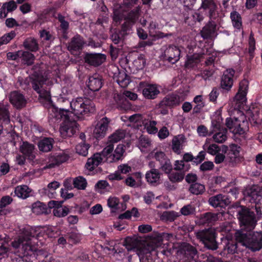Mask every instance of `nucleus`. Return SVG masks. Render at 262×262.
I'll return each mask as SVG.
<instances>
[{"instance_id": "nucleus-1", "label": "nucleus", "mask_w": 262, "mask_h": 262, "mask_svg": "<svg viewBox=\"0 0 262 262\" xmlns=\"http://www.w3.org/2000/svg\"><path fill=\"white\" fill-rule=\"evenodd\" d=\"M43 231L49 237H55L56 233L52 228L46 229L30 228L25 229L23 234L14 241L11 245L15 249H19L24 254L16 259L17 262H51V256L42 250H36L37 238L40 231Z\"/></svg>"}, {"instance_id": "nucleus-2", "label": "nucleus", "mask_w": 262, "mask_h": 262, "mask_svg": "<svg viewBox=\"0 0 262 262\" xmlns=\"http://www.w3.org/2000/svg\"><path fill=\"white\" fill-rule=\"evenodd\" d=\"M139 0H123L122 5L116 4L114 6L113 20L117 23L124 19L125 22L122 26L123 31L129 30L138 17L139 9H135L129 12V9Z\"/></svg>"}, {"instance_id": "nucleus-3", "label": "nucleus", "mask_w": 262, "mask_h": 262, "mask_svg": "<svg viewBox=\"0 0 262 262\" xmlns=\"http://www.w3.org/2000/svg\"><path fill=\"white\" fill-rule=\"evenodd\" d=\"M50 115L55 118L57 120L63 119V122L60 128V132L63 138L71 137L77 130L78 126L75 120L70 119L69 115L71 114L68 110L51 106L49 109Z\"/></svg>"}, {"instance_id": "nucleus-4", "label": "nucleus", "mask_w": 262, "mask_h": 262, "mask_svg": "<svg viewBox=\"0 0 262 262\" xmlns=\"http://www.w3.org/2000/svg\"><path fill=\"white\" fill-rule=\"evenodd\" d=\"M236 241L253 251H258L262 247V234L254 232L252 234L238 230L235 233Z\"/></svg>"}, {"instance_id": "nucleus-5", "label": "nucleus", "mask_w": 262, "mask_h": 262, "mask_svg": "<svg viewBox=\"0 0 262 262\" xmlns=\"http://www.w3.org/2000/svg\"><path fill=\"white\" fill-rule=\"evenodd\" d=\"M70 104L72 113L78 118L88 113L93 112L95 110L93 103L85 98H77L73 100Z\"/></svg>"}, {"instance_id": "nucleus-6", "label": "nucleus", "mask_w": 262, "mask_h": 262, "mask_svg": "<svg viewBox=\"0 0 262 262\" xmlns=\"http://www.w3.org/2000/svg\"><path fill=\"white\" fill-rule=\"evenodd\" d=\"M196 236L208 249L216 250L217 245L215 239V231L213 228H209L195 232Z\"/></svg>"}, {"instance_id": "nucleus-7", "label": "nucleus", "mask_w": 262, "mask_h": 262, "mask_svg": "<svg viewBox=\"0 0 262 262\" xmlns=\"http://www.w3.org/2000/svg\"><path fill=\"white\" fill-rule=\"evenodd\" d=\"M248 85L249 82L247 80L244 79L239 82L237 92L231 102L233 110H239L246 102Z\"/></svg>"}, {"instance_id": "nucleus-8", "label": "nucleus", "mask_w": 262, "mask_h": 262, "mask_svg": "<svg viewBox=\"0 0 262 262\" xmlns=\"http://www.w3.org/2000/svg\"><path fill=\"white\" fill-rule=\"evenodd\" d=\"M238 219L241 227L247 230L253 229L257 221L253 212L247 208H242L238 213Z\"/></svg>"}, {"instance_id": "nucleus-9", "label": "nucleus", "mask_w": 262, "mask_h": 262, "mask_svg": "<svg viewBox=\"0 0 262 262\" xmlns=\"http://www.w3.org/2000/svg\"><path fill=\"white\" fill-rule=\"evenodd\" d=\"M247 121L244 119L243 116L239 118H227L226 119L225 124L231 132L234 134H243L247 129Z\"/></svg>"}, {"instance_id": "nucleus-10", "label": "nucleus", "mask_w": 262, "mask_h": 262, "mask_svg": "<svg viewBox=\"0 0 262 262\" xmlns=\"http://www.w3.org/2000/svg\"><path fill=\"white\" fill-rule=\"evenodd\" d=\"M221 118L219 117L217 120H213L211 122V129L209 136H212L213 140L216 143L224 142L227 138V130L226 128L221 127Z\"/></svg>"}, {"instance_id": "nucleus-11", "label": "nucleus", "mask_w": 262, "mask_h": 262, "mask_svg": "<svg viewBox=\"0 0 262 262\" xmlns=\"http://www.w3.org/2000/svg\"><path fill=\"white\" fill-rule=\"evenodd\" d=\"M69 154L67 150H59L52 155L48 158V161L44 169H51L58 166L67 162L69 159Z\"/></svg>"}, {"instance_id": "nucleus-12", "label": "nucleus", "mask_w": 262, "mask_h": 262, "mask_svg": "<svg viewBox=\"0 0 262 262\" xmlns=\"http://www.w3.org/2000/svg\"><path fill=\"white\" fill-rule=\"evenodd\" d=\"M46 79L39 76L35 77L32 81L33 89L39 95V97L47 100L50 99V93L48 89L44 86Z\"/></svg>"}, {"instance_id": "nucleus-13", "label": "nucleus", "mask_w": 262, "mask_h": 262, "mask_svg": "<svg viewBox=\"0 0 262 262\" xmlns=\"http://www.w3.org/2000/svg\"><path fill=\"white\" fill-rule=\"evenodd\" d=\"M161 56L164 60H167L169 62L174 63L180 59V50L174 46H169L162 49Z\"/></svg>"}, {"instance_id": "nucleus-14", "label": "nucleus", "mask_w": 262, "mask_h": 262, "mask_svg": "<svg viewBox=\"0 0 262 262\" xmlns=\"http://www.w3.org/2000/svg\"><path fill=\"white\" fill-rule=\"evenodd\" d=\"M111 70L113 79L122 88L126 87L130 82L129 77L124 70H119L118 67L112 66Z\"/></svg>"}, {"instance_id": "nucleus-15", "label": "nucleus", "mask_w": 262, "mask_h": 262, "mask_svg": "<svg viewBox=\"0 0 262 262\" xmlns=\"http://www.w3.org/2000/svg\"><path fill=\"white\" fill-rule=\"evenodd\" d=\"M240 147L235 144L229 145V150L227 154L226 162L230 166H236L239 162Z\"/></svg>"}, {"instance_id": "nucleus-16", "label": "nucleus", "mask_w": 262, "mask_h": 262, "mask_svg": "<svg viewBox=\"0 0 262 262\" xmlns=\"http://www.w3.org/2000/svg\"><path fill=\"white\" fill-rule=\"evenodd\" d=\"M197 251L193 246L187 243H183L177 250V255L180 259H193Z\"/></svg>"}, {"instance_id": "nucleus-17", "label": "nucleus", "mask_w": 262, "mask_h": 262, "mask_svg": "<svg viewBox=\"0 0 262 262\" xmlns=\"http://www.w3.org/2000/svg\"><path fill=\"white\" fill-rule=\"evenodd\" d=\"M110 120L106 117L102 118L97 124L94 130L96 138H101L106 135L109 127Z\"/></svg>"}, {"instance_id": "nucleus-18", "label": "nucleus", "mask_w": 262, "mask_h": 262, "mask_svg": "<svg viewBox=\"0 0 262 262\" xmlns=\"http://www.w3.org/2000/svg\"><path fill=\"white\" fill-rule=\"evenodd\" d=\"M62 202H58L56 201H51L48 203V207L50 208H53V214L55 216L61 217L66 216L69 212V209L66 206H62Z\"/></svg>"}, {"instance_id": "nucleus-19", "label": "nucleus", "mask_w": 262, "mask_h": 262, "mask_svg": "<svg viewBox=\"0 0 262 262\" xmlns=\"http://www.w3.org/2000/svg\"><path fill=\"white\" fill-rule=\"evenodd\" d=\"M9 100L11 104L16 108H21L25 106L27 99L23 94L18 91H13L9 95Z\"/></svg>"}, {"instance_id": "nucleus-20", "label": "nucleus", "mask_w": 262, "mask_h": 262, "mask_svg": "<svg viewBox=\"0 0 262 262\" xmlns=\"http://www.w3.org/2000/svg\"><path fill=\"white\" fill-rule=\"evenodd\" d=\"M166 235L165 233H154L150 236V241L143 248L146 249H150V251L154 250L155 249L160 247L162 245L163 236Z\"/></svg>"}, {"instance_id": "nucleus-21", "label": "nucleus", "mask_w": 262, "mask_h": 262, "mask_svg": "<svg viewBox=\"0 0 262 262\" xmlns=\"http://www.w3.org/2000/svg\"><path fill=\"white\" fill-rule=\"evenodd\" d=\"M234 75V71L233 69H227L223 74L221 82V86L222 89L229 91L233 85V77Z\"/></svg>"}, {"instance_id": "nucleus-22", "label": "nucleus", "mask_w": 262, "mask_h": 262, "mask_svg": "<svg viewBox=\"0 0 262 262\" xmlns=\"http://www.w3.org/2000/svg\"><path fill=\"white\" fill-rule=\"evenodd\" d=\"M200 9L207 10L211 19H215L217 17V6L213 0H203Z\"/></svg>"}, {"instance_id": "nucleus-23", "label": "nucleus", "mask_w": 262, "mask_h": 262, "mask_svg": "<svg viewBox=\"0 0 262 262\" xmlns=\"http://www.w3.org/2000/svg\"><path fill=\"white\" fill-rule=\"evenodd\" d=\"M183 101V99L177 94H172L167 95L160 102L159 104L160 107L164 106H172L179 105Z\"/></svg>"}, {"instance_id": "nucleus-24", "label": "nucleus", "mask_w": 262, "mask_h": 262, "mask_svg": "<svg viewBox=\"0 0 262 262\" xmlns=\"http://www.w3.org/2000/svg\"><path fill=\"white\" fill-rule=\"evenodd\" d=\"M208 201L209 204L214 207H224L230 203L227 196L221 194L210 198Z\"/></svg>"}, {"instance_id": "nucleus-25", "label": "nucleus", "mask_w": 262, "mask_h": 262, "mask_svg": "<svg viewBox=\"0 0 262 262\" xmlns=\"http://www.w3.org/2000/svg\"><path fill=\"white\" fill-rule=\"evenodd\" d=\"M85 61L90 65L98 66L102 64L106 59L105 56L102 54H87Z\"/></svg>"}, {"instance_id": "nucleus-26", "label": "nucleus", "mask_w": 262, "mask_h": 262, "mask_svg": "<svg viewBox=\"0 0 262 262\" xmlns=\"http://www.w3.org/2000/svg\"><path fill=\"white\" fill-rule=\"evenodd\" d=\"M161 173L158 169L151 168L147 171L145 174V179L150 185H157L160 183Z\"/></svg>"}, {"instance_id": "nucleus-27", "label": "nucleus", "mask_w": 262, "mask_h": 262, "mask_svg": "<svg viewBox=\"0 0 262 262\" xmlns=\"http://www.w3.org/2000/svg\"><path fill=\"white\" fill-rule=\"evenodd\" d=\"M159 93V89L155 84H146L142 90L143 96L147 99H155Z\"/></svg>"}, {"instance_id": "nucleus-28", "label": "nucleus", "mask_w": 262, "mask_h": 262, "mask_svg": "<svg viewBox=\"0 0 262 262\" xmlns=\"http://www.w3.org/2000/svg\"><path fill=\"white\" fill-rule=\"evenodd\" d=\"M84 45V41L82 38L79 35L74 36L68 45V50L72 53L82 49Z\"/></svg>"}, {"instance_id": "nucleus-29", "label": "nucleus", "mask_w": 262, "mask_h": 262, "mask_svg": "<svg viewBox=\"0 0 262 262\" xmlns=\"http://www.w3.org/2000/svg\"><path fill=\"white\" fill-rule=\"evenodd\" d=\"M102 155L99 153H96L88 159L85 167L88 170L92 171L102 162Z\"/></svg>"}, {"instance_id": "nucleus-30", "label": "nucleus", "mask_w": 262, "mask_h": 262, "mask_svg": "<svg viewBox=\"0 0 262 262\" xmlns=\"http://www.w3.org/2000/svg\"><path fill=\"white\" fill-rule=\"evenodd\" d=\"M101 77L98 74H95L89 77L88 86L93 91H98L102 86Z\"/></svg>"}, {"instance_id": "nucleus-31", "label": "nucleus", "mask_w": 262, "mask_h": 262, "mask_svg": "<svg viewBox=\"0 0 262 262\" xmlns=\"http://www.w3.org/2000/svg\"><path fill=\"white\" fill-rule=\"evenodd\" d=\"M125 151V146L123 144H119L117 145L113 151L112 156L108 158V162H115L121 160Z\"/></svg>"}, {"instance_id": "nucleus-32", "label": "nucleus", "mask_w": 262, "mask_h": 262, "mask_svg": "<svg viewBox=\"0 0 262 262\" xmlns=\"http://www.w3.org/2000/svg\"><path fill=\"white\" fill-rule=\"evenodd\" d=\"M34 145L27 142H23L20 147V151L31 160H33L34 158Z\"/></svg>"}, {"instance_id": "nucleus-33", "label": "nucleus", "mask_w": 262, "mask_h": 262, "mask_svg": "<svg viewBox=\"0 0 262 262\" xmlns=\"http://www.w3.org/2000/svg\"><path fill=\"white\" fill-rule=\"evenodd\" d=\"M54 140L51 138H45L38 142V148L40 150L48 152L53 148Z\"/></svg>"}, {"instance_id": "nucleus-34", "label": "nucleus", "mask_w": 262, "mask_h": 262, "mask_svg": "<svg viewBox=\"0 0 262 262\" xmlns=\"http://www.w3.org/2000/svg\"><path fill=\"white\" fill-rule=\"evenodd\" d=\"M216 30V25L214 23H209L205 26L201 31L202 36L204 38H208L214 35Z\"/></svg>"}, {"instance_id": "nucleus-35", "label": "nucleus", "mask_w": 262, "mask_h": 262, "mask_svg": "<svg viewBox=\"0 0 262 262\" xmlns=\"http://www.w3.org/2000/svg\"><path fill=\"white\" fill-rule=\"evenodd\" d=\"M140 262H154L151 257L150 249L141 248L138 252Z\"/></svg>"}, {"instance_id": "nucleus-36", "label": "nucleus", "mask_w": 262, "mask_h": 262, "mask_svg": "<svg viewBox=\"0 0 262 262\" xmlns=\"http://www.w3.org/2000/svg\"><path fill=\"white\" fill-rule=\"evenodd\" d=\"M31 190L27 185L17 186L14 190L15 195L21 199H26L29 196Z\"/></svg>"}, {"instance_id": "nucleus-37", "label": "nucleus", "mask_w": 262, "mask_h": 262, "mask_svg": "<svg viewBox=\"0 0 262 262\" xmlns=\"http://www.w3.org/2000/svg\"><path fill=\"white\" fill-rule=\"evenodd\" d=\"M184 142V138L182 135L174 137L172 141V148L173 150L178 154L180 152L182 148L183 144Z\"/></svg>"}, {"instance_id": "nucleus-38", "label": "nucleus", "mask_w": 262, "mask_h": 262, "mask_svg": "<svg viewBox=\"0 0 262 262\" xmlns=\"http://www.w3.org/2000/svg\"><path fill=\"white\" fill-rule=\"evenodd\" d=\"M9 239L6 237L0 236V259L7 255L9 250Z\"/></svg>"}, {"instance_id": "nucleus-39", "label": "nucleus", "mask_w": 262, "mask_h": 262, "mask_svg": "<svg viewBox=\"0 0 262 262\" xmlns=\"http://www.w3.org/2000/svg\"><path fill=\"white\" fill-rule=\"evenodd\" d=\"M208 141L209 139H206V142L203 145L204 149L206 150L208 154L211 155H216L220 150V147L216 144H209Z\"/></svg>"}, {"instance_id": "nucleus-40", "label": "nucleus", "mask_w": 262, "mask_h": 262, "mask_svg": "<svg viewBox=\"0 0 262 262\" xmlns=\"http://www.w3.org/2000/svg\"><path fill=\"white\" fill-rule=\"evenodd\" d=\"M2 121L6 123L10 121L8 105L0 103V121Z\"/></svg>"}, {"instance_id": "nucleus-41", "label": "nucleus", "mask_w": 262, "mask_h": 262, "mask_svg": "<svg viewBox=\"0 0 262 262\" xmlns=\"http://www.w3.org/2000/svg\"><path fill=\"white\" fill-rule=\"evenodd\" d=\"M218 219V214L207 212L203 214L201 218V222L203 224H211Z\"/></svg>"}, {"instance_id": "nucleus-42", "label": "nucleus", "mask_w": 262, "mask_h": 262, "mask_svg": "<svg viewBox=\"0 0 262 262\" xmlns=\"http://www.w3.org/2000/svg\"><path fill=\"white\" fill-rule=\"evenodd\" d=\"M125 132L124 130L118 129L109 136V142L113 143L117 142L125 137Z\"/></svg>"}, {"instance_id": "nucleus-43", "label": "nucleus", "mask_w": 262, "mask_h": 262, "mask_svg": "<svg viewBox=\"0 0 262 262\" xmlns=\"http://www.w3.org/2000/svg\"><path fill=\"white\" fill-rule=\"evenodd\" d=\"M20 58L23 62L28 65L32 64L34 60L35 57L32 53L28 51H24L20 50Z\"/></svg>"}, {"instance_id": "nucleus-44", "label": "nucleus", "mask_w": 262, "mask_h": 262, "mask_svg": "<svg viewBox=\"0 0 262 262\" xmlns=\"http://www.w3.org/2000/svg\"><path fill=\"white\" fill-rule=\"evenodd\" d=\"M24 47L32 51L35 52L38 50V44L36 40L33 38H27L24 42Z\"/></svg>"}, {"instance_id": "nucleus-45", "label": "nucleus", "mask_w": 262, "mask_h": 262, "mask_svg": "<svg viewBox=\"0 0 262 262\" xmlns=\"http://www.w3.org/2000/svg\"><path fill=\"white\" fill-rule=\"evenodd\" d=\"M89 147V144H86L84 141H82L76 145V151L79 155L86 156L88 154Z\"/></svg>"}, {"instance_id": "nucleus-46", "label": "nucleus", "mask_w": 262, "mask_h": 262, "mask_svg": "<svg viewBox=\"0 0 262 262\" xmlns=\"http://www.w3.org/2000/svg\"><path fill=\"white\" fill-rule=\"evenodd\" d=\"M184 173L182 172L171 171L168 173V179L172 183L181 182L184 178Z\"/></svg>"}, {"instance_id": "nucleus-47", "label": "nucleus", "mask_w": 262, "mask_h": 262, "mask_svg": "<svg viewBox=\"0 0 262 262\" xmlns=\"http://www.w3.org/2000/svg\"><path fill=\"white\" fill-rule=\"evenodd\" d=\"M123 245L125 246L128 250H131L138 246V241L135 237H127L125 239Z\"/></svg>"}, {"instance_id": "nucleus-48", "label": "nucleus", "mask_w": 262, "mask_h": 262, "mask_svg": "<svg viewBox=\"0 0 262 262\" xmlns=\"http://www.w3.org/2000/svg\"><path fill=\"white\" fill-rule=\"evenodd\" d=\"M32 212L37 214H41L46 212V206L40 202L34 203L32 205Z\"/></svg>"}, {"instance_id": "nucleus-49", "label": "nucleus", "mask_w": 262, "mask_h": 262, "mask_svg": "<svg viewBox=\"0 0 262 262\" xmlns=\"http://www.w3.org/2000/svg\"><path fill=\"white\" fill-rule=\"evenodd\" d=\"M189 191L194 194L198 195L202 194L205 191V186L201 184L195 183L190 185Z\"/></svg>"}, {"instance_id": "nucleus-50", "label": "nucleus", "mask_w": 262, "mask_h": 262, "mask_svg": "<svg viewBox=\"0 0 262 262\" xmlns=\"http://www.w3.org/2000/svg\"><path fill=\"white\" fill-rule=\"evenodd\" d=\"M119 200L115 196H110L107 200V206L112 212H116L119 208Z\"/></svg>"}, {"instance_id": "nucleus-51", "label": "nucleus", "mask_w": 262, "mask_h": 262, "mask_svg": "<svg viewBox=\"0 0 262 262\" xmlns=\"http://www.w3.org/2000/svg\"><path fill=\"white\" fill-rule=\"evenodd\" d=\"M179 216V213L173 211H165L162 213L161 215V219L163 220L172 222L173 221Z\"/></svg>"}, {"instance_id": "nucleus-52", "label": "nucleus", "mask_w": 262, "mask_h": 262, "mask_svg": "<svg viewBox=\"0 0 262 262\" xmlns=\"http://www.w3.org/2000/svg\"><path fill=\"white\" fill-rule=\"evenodd\" d=\"M74 187L78 189H84L87 185L86 180L82 177H78L75 178L73 182Z\"/></svg>"}, {"instance_id": "nucleus-53", "label": "nucleus", "mask_w": 262, "mask_h": 262, "mask_svg": "<svg viewBox=\"0 0 262 262\" xmlns=\"http://www.w3.org/2000/svg\"><path fill=\"white\" fill-rule=\"evenodd\" d=\"M114 151V145L112 142L107 143L106 146L102 151V155L106 158V161L108 162V158L112 156Z\"/></svg>"}, {"instance_id": "nucleus-54", "label": "nucleus", "mask_w": 262, "mask_h": 262, "mask_svg": "<svg viewBox=\"0 0 262 262\" xmlns=\"http://www.w3.org/2000/svg\"><path fill=\"white\" fill-rule=\"evenodd\" d=\"M150 145L149 139L144 136H141L139 139L138 147L142 151H145L146 149Z\"/></svg>"}, {"instance_id": "nucleus-55", "label": "nucleus", "mask_w": 262, "mask_h": 262, "mask_svg": "<svg viewBox=\"0 0 262 262\" xmlns=\"http://www.w3.org/2000/svg\"><path fill=\"white\" fill-rule=\"evenodd\" d=\"M230 17L234 27L239 29L242 25L239 14L237 12L234 11L231 13Z\"/></svg>"}, {"instance_id": "nucleus-56", "label": "nucleus", "mask_w": 262, "mask_h": 262, "mask_svg": "<svg viewBox=\"0 0 262 262\" xmlns=\"http://www.w3.org/2000/svg\"><path fill=\"white\" fill-rule=\"evenodd\" d=\"M59 186V183L57 181H53L50 183L48 185V188L46 190V193H47L49 196L53 197L55 193V190L57 189Z\"/></svg>"}, {"instance_id": "nucleus-57", "label": "nucleus", "mask_w": 262, "mask_h": 262, "mask_svg": "<svg viewBox=\"0 0 262 262\" xmlns=\"http://www.w3.org/2000/svg\"><path fill=\"white\" fill-rule=\"evenodd\" d=\"M157 122L155 121H149L146 123L145 128L149 134H155L158 132V128L156 125Z\"/></svg>"}, {"instance_id": "nucleus-58", "label": "nucleus", "mask_w": 262, "mask_h": 262, "mask_svg": "<svg viewBox=\"0 0 262 262\" xmlns=\"http://www.w3.org/2000/svg\"><path fill=\"white\" fill-rule=\"evenodd\" d=\"M15 36V33L12 31L0 38V46L8 43Z\"/></svg>"}, {"instance_id": "nucleus-59", "label": "nucleus", "mask_w": 262, "mask_h": 262, "mask_svg": "<svg viewBox=\"0 0 262 262\" xmlns=\"http://www.w3.org/2000/svg\"><path fill=\"white\" fill-rule=\"evenodd\" d=\"M17 8V5L14 1H10L8 3H5L2 6L3 9H6L7 12H12Z\"/></svg>"}, {"instance_id": "nucleus-60", "label": "nucleus", "mask_w": 262, "mask_h": 262, "mask_svg": "<svg viewBox=\"0 0 262 262\" xmlns=\"http://www.w3.org/2000/svg\"><path fill=\"white\" fill-rule=\"evenodd\" d=\"M195 212V208L191 205L184 206L181 209L182 214L188 215L193 214Z\"/></svg>"}, {"instance_id": "nucleus-61", "label": "nucleus", "mask_w": 262, "mask_h": 262, "mask_svg": "<svg viewBox=\"0 0 262 262\" xmlns=\"http://www.w3.org/2000/svg\"><path fill=\"white\" fill-rule=\"evenodd\" d=\"M81 238V235L76 232H71L68 235L69 241L74 244L79 242Z\"/></svg>"}, {"instance_id": "nucleus-62", "label": "nucleus", "mask_w": 262, "mask_h": 262, "mask_svg": "<svg viewBox=\"0 0 262 262\" xmlns=\"http://www.w3.org/2000/svg\"><path fill=\"white\" fill-rule=\"evenodd\" d=\"M162 169L166 173H169L172 169V165L169 159L164 161L163 163H160Z\"/></svg>"}, {"instance_id": "nucleus-63", "label": "nucleus", "mask_w": 262, "mask_h": 262, "mask_svg": "<svg viewBox=\"0 0 262 262\" xmlns=\"http://www.w3.org/2000/svg\"><path fill=\"white\" fill-rule=\"evenodd\" d=\"M145 62L144 57L142 55H140L134 61V63L138 69H142L144 67Z\"/></svg>"}, {"instance_id": "nucleus-64", "label": "nucleus", "mask_w": 262, "mask_h": 262, "mask_svg": "<svg viewBox=\"0 0 262 262\" xmlns=\"http://www.w3.org/2000/svg\"><path fill=\"white\" fill-rule=\"evenodd\" d=\"M152 154L154 155L155 159L157 161H159L160 163H163L164 161L167 159L165 156V154L161 151L156 152L154 151Z\"/></svg>"}]
</instances>
